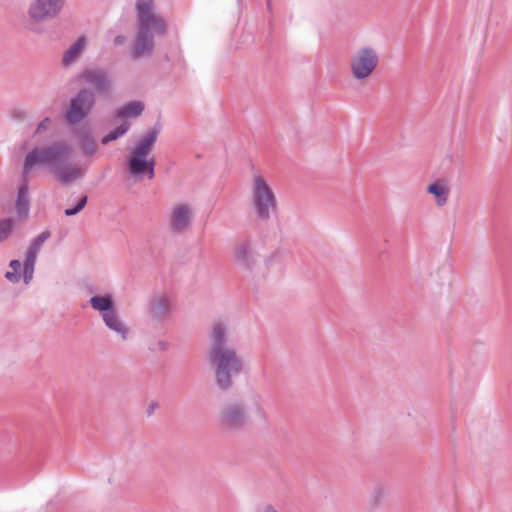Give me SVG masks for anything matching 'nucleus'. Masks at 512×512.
<instances>
[{"label": "nucleus", "instance_id": "5701e85b", "mask_svg": "<svg viewBox=\"0 0 512 512\" xmlns=\"http://www.w3.org/2000/svg\"><path fill=\"white\" fill-rule=\"evenodd\" d=\"M86 44L84 37H79L63 54L62 64L69 66L74 63L81 55Z\"/></svg>", "mask_w": 512, "mask_h": 512}, {"label": "nucleus", "instance_id": "aec40b11", "mask_svg": "<svg viewBox=\"0 0 512 512\" xmlns=\"http://www.w3.org/2000/svg\"><path fill=\"white\" fill-rule=\"evenodd\" d=\"M28 176L24 174V169H22L21 183L18 189L17 199L15 203V209L18 215L26 216L29 211V186H28Z\"/></svg>", "mask_w": 512, "mask_h": 512}, {"label": "nucleus", "instance_id": "6e6552de", "mask_svg": "<svg viewBox=\"0 0 512 512\" xmlns=\"http://www.w3.org/2000/svg\"><path fill=\"white\" fill-rule=\"evenodd\" d=\"M96 103L95 93L89 88H82L70 99L69 106L65 112V119L68 124L76 125L83 121L92 111Z\"/></svg>", "mask_w": 512, "mask_h": 512}, {"label": "nucleus", "instance_id": "2f4dec72", "mask_svg": "<svg viewBox=\"0 0 512 512\" xmlns=\"http://www.w3.org/2000/svg\"><path fill=\"white\" fill-rule=\"evenodd\" d=\"M50 237V232L49 231H43L42 233H40L33 241L35 243H38V245H40L42 247V245L44 244V242Z\"/></svg>", "mask_w": 512, "mask_h": 512}, {"label": "nucleus", "instance_id": "c9c22d12", "mask_svg": "<svg viewBox=\"0 0 512 512\" xmlns=\"http://www.w3.org/2000/svg\"><path fill=\"white\" fill-rule=\"evenodd\" d=\"M157 406L158 404L156 402L151 403L148 409V415H151V413L154 411V409L157 408Z\"/></svg>", "mask_w": 512, "mask_h": 512}, {"label": "nucleus", "instance_id": "72a5a7b5", "mask_svg": "<svg viewBox=\"0 0 512 512\" xmlns=\"http://www.w3.org/2000/svg\"><path fill=\"white\" fill-rule=\"evenodd\" d=\"M258 512H281L276 506L273 504L267 503L260 507Z\"/></svg>", "mask_w": 512, "mask_h": 512}, {"label": "nucleus", "instance_id": "9d476101", "mask_svg": "<svg viewBox=\"0 0 512 512\" xmlns=\"http://www.w3.org/2000/svg\"><path fill=\"white\" fill-rule=\"evenodd\" d=\"M194 209L191 204L178 202L172 205L167 216V225L174 235H181L187 232L193 221Z\"/></svg>", "mask_w": 512, "mask_h": 512}, {"label": "nucleus", "instance_id": "412c9836", "mask_svg": "<svg viewBox=\"0 0 512 512\" xmlns=\"http://www.w3.org/2000/svg\"><path fill=\"white\" fill-rule=\"evenodd\" d=\"M427 192L435 197V202L438 207H443L447 204L450 189L443 180H436L428 185Z\"/></svg>", "mask_w": 512, "mask_h": 512}, {"label": "nucleus", "instance_id": "423d86ee", "mask_svg": "<svg viewBox=\"0 0 512 512\" xmlns=\"http://www.w3.org/2000/svg\"><path fill=\"white\" fill-rule=\"evenodd\" d=\"M89 303L95 311L100 313L103 323L110 331L119 336L121 340H128L129 328L121 319L110 294L94 295L90 298Z\"/></svg>", "mask_w": 512, "mask_h": 512}, {"label": "nucleus", "instance_id": "0eeeda50", "mask_svg": "<svg viewBox=\"0 0 512 512\" xmlns=\"http://www.w3.org/2000/svg\"><path fill=\"white\" fill-rule=\"evenodd\" d=\"M380 56L371 45L358 47L350 56L349 69L351 76L357 82L367 81L376 71Z\"/></svg>", "mask_w": 512, "mask_h": 512}, {"label": "nucleus", "instance_id": "f03ea898", "mask_svg": "<svg viewBox=\"0 0 512 512\" xmlns=\"http://www.w3.org/2000/svg\"><path fill=\"white\" fill-rule=\"evenodd\" d=\"M209 361L215 377V382L221 390H228L233 385V378L243 370V361L229 341L228 325L215 322L209 334Z\"/></svg>", "mask_w": 512, "mask_h": 512}, {"label": "nucleus", "instance_id": "ddd939ff", "mask_svg": "<svg viewBox=\"0 0 512 512\" xmlns=\"http://www.w3.org/2000/svg\"><path fill=\"white\" fill-rule=\"evenodd\" d=\"M79 79L97 95H108L112 90L109 73L102 68H87L81 72Z\"/></svg>", "mask_w": 512, "mask_h": 512}, {"label": "nucleus", "instance_id": "9b49d317", "mask_svg": "<svg viewBox=\"0 0 512 512\" xmlns=\"http://www.w3.org/2000/svg\"><path fill=\"white\" fill-rule=\"evenodd\" d=\"M220 422L228 429L238 430L249 423L245 400H234L225 404L220 413Z\"/></svg>", "mask_w": 512, "mask_h": 512}, {"label": "nucleus", "instance_id": "b1692460", "mask_svg": "<svg viewBox=\"0 0 512 512\" xmlns=\"http://www.w3.org/2000/svg\"><path fill=\"white\" fill-rule=\"evenodd\" d=\"M265 266L269 273L281 275L285 268L284 253L277 250L265 259Z\"/></svg>", "mask_w": 512, "mask_h": 512}, {"label": "nucleus", "instance_id": "f8f14e48", "mask_svg": "<svg viewBox=\"0 0 512 512\" xmlns=\"http://www.w3.org/2000/svg\"><path fill=\"white\" fill-rule=\"evenodd\" d=\"M136 12L138 28L153 30L155 34H165V23L161 17L154 13L153 0H137Z\"/></svg>", "mask_w": 512, "mask_h": 512}, {"label": "nucleus", "instance_id": "393cba45", "mask_svg": "<svg viewBox=\"0 0 512 512\" xmlns=\"http://www.w3.org/2000/svg\"><path fill=\"white\" fill-rule=\"evenodd\" d=\"M130 128V123L126 120L122 121V123L111 130L108 134H106L102 139L101 143L103 145H107L108 143L117 140L119 137L123 136L128 132Z\"/></svg>", "mask_w": 512, "mask_h": 512}, {"label": "nucleus", "instance_id": "f3484780", "mask_svg": "<svg viewBox=\"0 0 512 512\" xmlns=\"http://www.w3.org/2000/svg\"><path fill=\"white\" fill-rule=\"evenodd\" d=\"M163 34H155L153 30L138 28L134 46L131 51L133 59H139L148 56L154 49V38Z\"/></svg>", "mask_w": 512, "mask_h": 512}, {"label": "nucleus", "instance_id": "a211bd4d", "mask_svg": "<svg viewBox=\"0 0 512 512\" xmlns=\"http://www.w3.org/2000/svg\"><path fill=\"white\" fill-rule=\"evenodd\" d=\"M41 248L42 247L38 245V243L32 241L25 253L22 271V277L25 284H29L33 279L36 259Z\"/></svg>", "mask_w": 512, "mask_h": 512}, {"label": "nucleus", "instance_id": "4be33fe9", "mask_svg": "<svg viewBox=\"0 0 512 512\" xmlns=\"http://www.w3.org/2000/svg\"><path fill=\"white\" fill-rule=\"evenodd\" d=\"M144 111V104L141 101H131L120 107L114 115V120L118 121L125 117H138Z\"/></svg>", "mask_w": 512, "mask_h": 512}, {"label": "nucleus", "instance_id": "7ed1b4c3", "mask_svg": "<svg viewBox=\"0 0 512 512\" xmlns=\"http://www.w3.org/2000/svg\"><path fill=\"white\" fill-rule=\"evenodd\" d=\"M161 126L156 124L139 139L134 147L130 149V157L127 161L129 173L134 177L148 175L149 179L154 178L155 159L148 158L154 143L160 133Z\"/></svg>", "mask_w": 512, "mask_h": 512}, {"label": "nucleus", "instance_id": "dca6fc26", "mask_svg": "<svg viewBox=\"0 0 512 512\" xmlns=\"http://www.w3.org/2000/svg\"><path fill=\"white\" fill-rule=\"evenodd\" d=\"M245 402L249 423L261 429L267 428L269 426V416L261 396L259 394H252Z\"/></svg>", "mask_w": 512, "mask_h": 512}, {"label": "nucleus", "instance_id": "2eb2a0df", "mask_svg": "<svg viewBox=\"0 0 512 512\" xmlns=\"http://www.w3.org/2000/svg\"><path fill=\"white\" fill-rule=\"evenodd\" d=\"M245 402L249 423L261 429L267 428L269 426V416L261 396L259 394H252Z\"/></svg>", "mask_w": 512, "mask_h": 512}, {"label": "nucleus", "instance_id": "6ab92c4d", "mask_svg": "<svg viewBox=\"0 0 512 512\" xmlns=\"http://www.w3.org/2000/svg\"><path fill=\"white\" fill-rule=\"evenodd\" d=\"M76 138L79 143L80 150L85 156H93L98 148L96 140L87 127H81L76 131Z\"/></svg>", "mask_w": 512, "mask_h": 512}, {"label": "nucleus", "instance_id": "473e14b6", "mask_svg": "<svg viewBox=\"0 0 512 512\" xmlns=\"http://www.w3.org/2000/svg\"><path fill=\"white\" fill-rule=\"evenodd\" d=\"M22 266H23V264L17 259L11 260L9 263V267L11 268V271L16 272V273H20Z\"/></svg>", "mask_w": 512, "mask_h": 512}, {"label": "nucleus", "instance_id": "20e7f679", "mask_svg": "<svg viewBox=\"0 0 512 512\" xmlns=\"http://www.w3.org/2000/svg\"><path fill=\"white\" fill-rule=\"evenodd\" d=\"M252 209L260 221H268L277 210L276 195L267 179L255 174L251 181Z\"/></svg>", "mask_w": 512, "mask_h": 512}, {"label": "nucleus", "instance_id": "4468645a", "mask_svg": "<svg viewBox=\"0 0 512 512\" xmlns=\"http://www.w3.org/2000/svg\"><path fill=\"white\" fill-rule=\"evenodd\" d=\"M174 310L173 297L166 292L154 294L148 304V312L152 319L163 322L169 319Z\"/></svg>", "mask_w": 512, "mask_h": 512}, {"label": "nucleus", "instance_id": "a878e982", "mask_svg": "<svg viewBox=\"0 0 512 512\" xmlns=\"http://www.w3.org/2000/svg\"><path fill=\"white\" fill-rule=\"evenodd\" d=\"M387 495V488L383 485H376L372 488L369 501L372 505H378Z\"/></svg>", "mask_w": 512, "mask_h": 512}, {"label": "nucleus", "instance_id": "e433bc0d", "mask_svg": "<svg viewBox=\"0 0 512 512\" xmlns=\"http://www.w3.org/2000/svg\"><path fill=\"white\" fill-rule=\"evenodd\" d=\"M266 7L269 12L272 11V0H266Z\"/></svg>", "mask_w": 512, "mask_h": 512}, {"label": "nucleus", "instance_id": "f704fd0d", "mask_svg": "<svg viewBox=\"0 0 512 512\" xmlns=\"http://www.w3.org/2000/svg\"><path fill=\"white\" fill-rule=\"evenodd\" d=\"M125 41H126L125 36H123V35H118V36H116V37H115V39H114V44H115L116 46H120V45L124 44V42H125Z\"/></svg>", "mask_w": 512, "mask_h": 512}, {"label": "nucleus", "instance_id": "bb28decb", "mask_svg": "<svg viewBox=\"0 0 512 512\" xmlns=\"http://www.w3.org/2000/svg\"><path fill=\"white\" fill-rule=\"evenodd\" d=\"M14 227V220L5 218L0 220V241L6 240L12 232Z\"/></svg>", "mask_w": 512, "mask_h": 512}, {"label": "nucleus", "instance_id": "c85d7f7f", "mask_svg": "<svg viewBox=\"0 0 512 512\" xmlns=\"http://www.w3.org/2000/svg\"><path fill=\"white\" fill-rule=\"evenodd\" d=\"M168 347H169V344L167 341L159 339L149 347V350L152 352H158V351L163 352V351H166L168 349Z\"/></svg>", "mask_w": 512, "mask_h": 512}, {"label": "nucleus", "instance_id": "cd10ccee", "mask_svg": "<svg viewBox=\"0 0 512 512\" xmlns=\"http://www.w3.org/2000/svg\"><path fill=\"white\" fill-rule=\"evenodd\" d=\"M87 201H88V197L86 195H83L81 196L77 203L72 206V207H68L64 210V214L66 216H74V215H77L79 212L82 211V209L86 206L87 204Z\"/></svg>", "mask_w": 512, "mask_h": 512}, {"label": "nucleus", "instance_id": "1a4fd4ad", "mask_svg": "<svg viewBox=\"0 0 512 512\" xmlns=\"http://www.w3.org/2000/svg\"><path fill=\"white\" fill-rule=\"evenodd\" d=\"M259 258V245L253 240H242L238 242L234 247L233 261L237 268L242 271H253L259 262Z\"/></svg>", "mask_w": 512, "mask_h": 512}, {"label": "nucleus", "instance_id": "7c9ffc66", "mask_svg": "<svg viewBox=\"0 0 512 512\" xmlns=\"http://www.w3.org/2000/svg\"><path fill=\"white\" fill-rule=\"evenodd\" d=\"M5 278L11 282V283H18L21 279V274L20 273H16V272H13V271H7L5 273Z\"/></svg>", "mask_w": 512, "mask_h": 512}, {"label": "nucleus", "instance_id": "39448f33", "mask_svg": "<svg viewBox=\"0 0 512 512\" xmlns=\"http://www.w3.org/2000/svg\"><path fill=\"white\" fill-rule=\"evenodd\" d=\"M66 0H32L27 7V27L35 34L43 33V24L54 20L63 11Z\"/></svg>", "mask_w": 512, "mask_h": 512}, {"label": "nucleus", "instance_id": "f257e3e1", "mask_svg": "<svg viewBox=\"0 0 512 512\" xmlns=\"http://www.w3.org/2000/svg\"><path fill=\"white\" fill-rule=\"evenodd\" d=\"M71 154V146L63 141L36 146L24 158V174L29 175L36 168L43 167L63 185L75 182L84 177L86 167L72 161Z\"/></svg>", "mask_w": 512, "mask_h": 512}, {"label": "nucleus", "instance_id": "c756f323", "mask_svg": "<svg viewBox=\"0 0 512 512\" xmlns=\"http://www.w3.org/2000/svg\"><path fill=\"white\" fill-rule=\"evenodd\" d=\"M50 123H51V119L49 117H46L44 118L38 125H37V128H36V131L35 133L36 134H40L44 131H46L49 126H50Z\"/></svg>", "mask_w": 512, "mask_h": 512}]
</instances>
